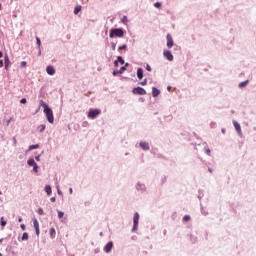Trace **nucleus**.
<instances>
[{"label": "nucleus", "instance_id": "1", "mask_svg": "<svg viewBox=\"0 0 256 256\" xmlns=\"http://www.w3.org/2000/svg\"><path fill=\"white\" fill-rule=\"evenodd\" d=\"M125 29L123 28H112L109 33L110 39H115V37H125Z\"/></svg>", "mask_w": 256, "mask_h": 256}, {"label": "nucleus", "instance_id": "2", "mask_svg": "<svg viewBox=\"0 0 256 256\" xmlns=\"http://www.w3.org/2000/svg\"><path fill=\"white\" fill-rule=\"evenodd\" d=\"M44 113L46 115L48 123H55V116L53 115V109H51V107L48 106V108H45Z\"/></svg>", "mask_w": 256, "mask_h": 256}, {"label": "nucleus", "instance_id": "3", "mask_svg": "<svg viewBox=\"0 0 256 256\" xmlns=\"http://www.w3.org/2000/svg\"><path fill=\"white\" fill-rule=\"evenodd\" d=\"M101 114V109H90L88 112V118L89 119H97L99 115Z\"/></svg>", "mask_w": 256, "mask_h": 256}, {"label": "nucleus", "instance_id": "4", "mask_svg": "<svg viewBox=\"0 0 256 256\" xmlns=\"http://www.w3.org/2000/svg\"><path fill=\"white\" fill-rule=\"evenodd\" d=\"M132 93L134 95H147V90H145V88L138 86L133 88Z\"/></svg>", "mask_w": 256, "mask_h": 256}, {"label": "nucleus", "instance_id": "5", "mask_svg": "<svg viewBox=\"0 0 256 256\" xmlns=\"http://www.w3.org/2000/svg\"><path fill=\"white\" fill-rule=\"evenodd\" d=\"M136 190L139 193H145V191H147V186L144 183L137 182L136 183Z\"/></svg>", "mask_w": 256, "mask_h": 256}, {"label": "nucleus", "instance_id": "6", "mask_svg": "<svg viewBox=\"0 0 256 256\" xmlns=\"http://www.w3.org/2000/svg\"><path fill=\"white\" fill-rule=\"evenodd\" d=\"M233 125H234L235 130L237 131L239 137H243V131L241 130V124H239V122L234 120Z\"/></svg>", "mask_w": 256, "mask_h": 256}, {"label": "nucleus", "instance_id": "7", "mask_svg": "<svg viewBox=\"0 0 256 256\" xmlns=\"http://www.w3.org/2000/svg\"><path fill=\"white\" fill-rule=\"evenodd\" d=\"M166 39H167V44L166 45H167L168 49H172V47L175 44L173 42V37L171 36V34H167Z\"/></svg>", "mask_w": 256, "mask_h": 256}, {"label": "nucleus", "instance_id": "8", "mask_svg": "<svg viewBox=\"0 0 256 256\" xmlns=\"http://www.w3.org/2000/svg\"><path fill=\"white\" fill-rule=\"evenodd\" d=\"M33 225H34L35 233L37 237H39L40 230H39V221L37 220V218H33Z\"/></svg>", "mask_w": 256, "mask_h": 256}, {"label": "nucleus", "instance_id": "9", "mask_svg": "<svg viewBox=\"0 0 256 256\" xmlns=\"http://www.w3.org/2000/svg\"><path fill=\"white\" fill-rule=\"evenodd\" d=\"M163 55L164 57L168 60V61H173V53H171L170 50H164L163 51Z\"/></svg>", "mask_w": 256, "mask_h": 256}, {"label": "nucleus", "instance_id": "10", "mask_svg": "<svg viewBox=\"0 0 256 256\" xmlns=\"http://www.w3.org/2000/svg\"><path fill=\"white\" fill-rule=\"evenodd\" d=\"M9 65H11V60H9V55L5 54L4 56V68L6 71L9 70Z\"/></svg>", "mask_w": 256, "mask_h": 256}, {"label": "nucleus", "instance_id": "11", "mask_svg": "<svg viewBox=\"0 0 256 256\" xmlns=\"http://www.w3.org/2000/svg\"><path fill=\"white\" fill-rule=\"evenodd\" d=\"M113 250V241H109L105 246H104V251L106 253H111Z\"/></svg>", "mask_w": 256, "mask_h": 256}, {"label": "nucleus", "instance_id": "12", "mask_svg": "<svg viewBox=\"0 0 256 256\" xmlns=\"http://www.w3.org/2000/svg\"><path fill=\"white\" fill-rule=\"evenodd\" d=\"M139 145L143 151H149L151 149L148 142L140 141Z\"/></svg>", "mask_w": 256, "mask_h": 256}, {"label": "nucleus", "instance_id": "13", "mask_svg": "<svg viewBox=\"0 0 256 256\" xmlns=\"http://www.w3.org/2000/svg\"><path fill=\"white\" fill-rule=\"evenodd\" d=\"M46 73H48L49 75L53 76L55 75V67L49 65L46 67Z\"/></svg>", "mask_w": 256, "mask_h": 256}, {"label": "nucleus", "instance_id": "14", "mask_svg": "<svg viewBox=\"0 0 256 256\" xmlns=\"http://www.w3.org/2000/svg\"><path fill=\"white\" fill-rule=\"evenodd\" d=\"M161 95V90L157 87L152 88V97H159Z\"/></svg>", "mask_w": 256, "mask_h": 256}, {"label": "nucleus", "instance_id": "15", "mask_svg": "<svg viewBox=\"0 0 256 256\" xmlns=\"http://www.w3.org/2000/svg\"><path fill=\"white\" fill-rule=\"evenodd\" d=\"M187 237L191 243H197V236H194L193 234H188Z\"/></svg>", "mask_w": 256, "mask_h": 256}, {"label": "nucleus", "instance_id": "16", "mask_svg": "<svg viewBox=\"0 0 256 256\" xmlns=\"http://www.w3.org/2000/svg\"><path fill=\"white\" fill-rule=\"evenodd\" d=\"M136 75H137V78L141 81V79H143V68L141 67L138 68Z\"/></svg>", "mask_w": 256, "mask_h": 256}, {"label": "nucleus", "instance_id": "17", "mask_svg": "<svg viewBox=\"0 0 256 256\" xmlns=\"http://www.w3.org/2000/svg\"><path fill=\"white\" fill-rule=\"evenodd\" d=\"M27 165H28V167H34L37 165V162H35V159L30 158L27 160Z\"/></svg>", "mask_w": 256, "mask_h": 256}, {"label": "nucleus", "instance_id": "18", "mask_svg": "<svg viewBox=\"0 0 256 256\" xmlns=\"http://www.w3.org/2000/svg\"><path fill=\"white\" fill-rule=\"evenodd\" d=\"M200 211H201V214L204 215V217H207V215H209V212L205 210V207H203L202 203H200Z\"/></svg>", "mask_w": 256, "mask_h": 256}, {"label": "nucleus", "instance_id": "19", "mask_svg": "<svg viewBox=\"0 0 256 256\" xmlns=\"http://www.w3.org/2000/svg\"><path fill=\"white\" fill-rule=\"evenodd\" d=\"M44 191L47 195H51V193H53V189L51 188V185H46L44 188Z\"/></svg>", "mask_w": 256, "mask_h": 256}, {"label": "nucleus", "instance_id": "20", "mask_svg": "<svg viewBox=\"0 0 256 256\" xmlns=\"http://www.w3.org/2000/svg\"><path fill=\"white\" fill-rule=\"evenodd\" d=\"M138 229H139V223L133 222V227L131 229V232L132 233H137Z\"/></svg>", "mask_w": 256, "mask_h": 256}, {"label": "nucleus", "instance_id": "21", "mask_svg": "<svg viewBox=\"0 0 256 256\" xmlns=\"http://www.w3.org/2000/svg\"><path fill=\"white\" fill-rule=\"evenodd\" d=\"M249 83V80H245L238 84L239 89H245V86Z\"/></svg>", "mask_w": 256, "mask_h": 256}, {"label": "nucleus", "instance_id": "22", "mask_svg": "<svg viewBox=\"0 0 256 256\" xmlns=\"http://www.w3.org/2000/svg\"><path fill=\"white\" fill-rule=\"evenodd\" d=\"M11 121H14L13 117H10L8 120H3V125H5V127H9V125H11Z\"/></svg>", "mask_w": 256, "mask_h": 256}, {"label": "nucleus", "instance_id": "23", "mask_svg": "<svg viewBox=\"0 0 256 256\" xmlns=\"http://www.w3.org/2000/svg\"><path fill=\"white\" fill-rule=\"evenodd\" d=\"M133 223H139V212L134 213Z\"/></svg>", "mask_w": 256, "mask_h": 256}, {"label": "nucleus", "instance_id": "24", "mask_svg": "<svg viewBox=\"0 0 256 256\" xmlns=\"http://www.w3.org/2000/svg\"><path fill=\"white\" fill-rule=\"evenodd\" d=\"M116 61L120 63V65H125V59H123V56H117Z\"/></svg>", "mask_w": 256, "mask_h": 256}, {"label": "nucleus", "instance_id": "25", "mask_svg": "<svg viewBox=\"0 0 256 256\" xmlns=\"http://www.w3.org/2000/svg\"><path fill=\"white\" fill-rule=\"evenodd\" d=\"M80 12H81V5H77L74 8V15H79Z\"/></svg>", "mask_w": 256, "mask_h": 256}, {"label": "nucleus", "instance_id": "26", "mask_svg": "<svg viewBox=\"0 0 256 256\" xmlns=\"http://www.w3.org/2000/svg\"><path fill=\"white\" fill-rule=\"evenodd\" d=\"M29 239V233L24 232L21 237V241H27Z\"/></svg>", "mask_w": 256, "mask_h": 256}, {"label": "nucleus", "instance_id": "27", "mask_svg": "<svg viewBox=\"0 0 256 256\" xmlns=\"http://www.w3.org/2000/svg\"><path fill=\"white\" fill-rule=\"evenodd\" d=\"M49 233H50L51 239H55V234H56L55 228H50Z\"/></svg>", "mask_w": 256, "mask_h": 256}, {"label": "nucleus", "instance_id": "28", "mask_svg": "<svg viewBox=\"0 0 256 256\" xmlns=\"http://www.w3.org/2000/svg\"><path fill=\"white\" fill-rule=\"evenodd\" d=\"M39 103V107H43V109H47L49 107V105L45 103L43 100H40Z\"/></svg>", "mask_w": 256, "mask_h": 256}, {"label": "nucleus", "instance_id": "29", "mask_svg": "<svg viewBox=\"0 0 256 256\" xmlns=\"http://www.w3.org/2000/svg\"><path fill=\"white\" fill-rule=\"evenodd\" d=\"M34 149H39V144L30 145L28 151H33Z\"/></svg>", "mask_w": 256, "mask_h": 256}, {"label": "nucleus", "instance_id": "30", "mask_svg": "<svg viewBox=\"0 0 256 256\" xmlns=\"http://www.w3.org/2000/svg\"><path fill=\"white\" fill-rule=\"evenodd\" d=\"M46 127H47V126H46L45 124H41L40 126H38L39 132H40V133H43V131H45Z\"/></svg>", "mask_w": 256, "mask_h": 256}, {"label": "nucleus", "instance_id": "31", "mask_svg": "<svg viewBox=\"0 0 256 256\" xmlns=\"http://www.w3.org/2000/svg\"><path fill=\"white\" fill-rule=\"evenodd\" d=\"M204 150H205V153H206L208 156H211V149L209 148L208 145H206V146L204 147Z\"/></svg>", "mask_w": 256, "mask_h": 256}, {"label": "nucleus", "instance_id": "32", "mask_svg": "<svg viewBox=\"0 0 256 256\" xmlns=\"http://www.w3.org/2000/svg\"><path fill=\"white\" fill-rule=\"evenodd\" d=\"M58 213V218L59 219H63V217L65 216V212L61 211V210H57Z\"/></svg>", "mask_w": 256, "mask_h": 256}, {"label": "nucleus", "instance_id": "33", "mask_svg": "<svg viewBox=\"0 0 256 256\" xmlns=\"http://www.w3.org/2000/svg\"><path fill=\"white\" fill-rule=\"evenodd\" d=\"M121 22H122L124 25H127V23H129V19L127 18V16H123L122 19H121Z\"/></svg>", "mask_w": 256, "mask_h": 256}, {"label": "nucleus", "instance_id": "34", "mask_svg": "<svg viewBox=\"0 0 256 256\" xmlns=\"http://www.w3.org/2000/svg\"><path fill=\"white\" fill-rule=\"evenodd\" d=\"M0 225H1V227H5L7 225V221H5L4 217H1Z\"/></svg>", "mask_w": 256, "mask_h": 256}, {"label": "nucleus", "instance_id": "35", "mask_svg": "<svg viewBox=\"0 0 256 256\" xmlns=\"http://www.w3.org/2000/svg\"><path fill=\"white\" fill-rule=\"evenodd\" d=\"M118 71H119L120 75H123L127 71V68H126V66H122Z\"/></svg>", "mask_w": 256, "mask_h": 256}, {"label": "nucleus", "instance_id": "36", "mask_svg": "<svg viewBox=\"0 0 256 256\" xmlns=\"http://www.w3.org/2000/svg\"><path fill=\"white\" fill-rule=\"evenodd\" d=\"M204 194H203V190H198V199L199 201H201V199H203Z\"/></svg>", "mask_w": 256, "mask_h": 256}, {"label": "nucleus", "instance_id": "37", "mask_svg": "<svg viewBox=\"0 0 256 256\" xmlns=\"http://www.w3.org/2000/svg\"><path fill=\"white\" fill-rule=\"evenodd\" d=\"M36 45H37L38 49H41V38L36 37Z\"/></svg>", "mask_w": 256, "mask_h": 256}, {"label": "nucleus", "instance_id": "38", "mask_svg": "<svg viewBox=\"0 0 256 256\" xmlns=\"http://www.w3.org/2000/svg\"><path fill=\"white\" fill-rule=\"evenodd\" d=\"M183 221H184V223H188V221H191V216L190 215H185L183 217Z\"/></svg>", "mask_w": 256, "mask_h": 256}, {"label": "nucleus", "instance_id": "39", "mask_svg": "<svg viewBox=\"0 0 256 256\" xmlns=\"http://www.w3.org/2000/svg\"><path fill=\"white\" fill-rule=\"evenodd\" d=\"M118 51H127V46L126 44L122 45V46H119L118 47Z\"/></svg>", "mask_w": 256, "mask_h": 256}, {"label": "nucleus", "instance_id": "40", "mask_svg": "<svg viewBox=\"0 0 256 256\" xmlns=\"http://www.w3.org/2000/svg\"><path fill=\"white\" fill-rule=\"evenodd\" d=\"M33 167V172L34 173H39V165H35V166H32Z\"/></svg>", "mask_w": 256, "mask_h": 256}, {"label": "nucleus", "instance_id": "41", "mask_svg": "<svg viewBox=\"0 0 256 256\" xmlns=\"http://www.w3.org/2000/svg\"><path fill=\"white\" fill-rule=\"evenodd\" d=\"M20 67H21V69H25V67H27V61H22L20 63Z\"/></svg>", "mask_w": 256, "mask_h": 256}, {"label": "nucleus", "instance_id": "42", "mask_svg": "<svg viewBox=\"0 0 256 256\" xmlns=\"http://www.w3.org/2000/svg\"><path fill=\"white\" fill-rule=\"evenodd\" d=\"M157 159H166L165 155L158 153L156 154Z\"/></svg>", "mask_w": 256, "mask_h": 256}, {"label": "nucleus", "instance_id": "43", "mask_svg": "<svg viewBox=\"0 0 256 256\" xmlns=\"http://www.w3.org/2000/svg\"><path fill=\"white\" fill-rule=\"evenodd\" d=\"M111 48H112V51H115V49H117V43L111 42Z\"/></svg>", "mask_w": 256, "mask_h": 256}, {"label": "nucleus", "instance_id": "44", "mask_svg": "<svg viewBox=\"0 0 256 256\" xmlns=\"http://www.w3.org/2000/svg\"><path fill=\"white\" fill-rule=\"evenodd\" d=\"M112 75L114 77H117V75H121V74H120L119 70H113Z\"/></svg>", "mask_w": 256, "mask_h": 256}, {"label": "nucleus", "instance_id": "45", "mask_svg": "<svg viewBox=\"0 0 256 256\" xmlns=\"http://www.w3.org/2000/svg\"><path fill=\"white\" fill-rule=\"evenodd\" d=\"M210 127H211V129H216L217 128V123L216 122H211Z\"/></svg>", "mask_w": 256, "mask_h": 256}, {"label": "nucleus", "instance_id": "46", "mask_svg": "<svg viewBox=\"0 0 256 256\" xmlns=\"http://www.w3.org/2000/svg\"><path fill=\"white\" fill-rule=\"evenodd\" d=\"M37 213H38V215H44L45 214V212L43 211V208H39L37 210Z\"/></svg>", "mask_w": 256, "mask_h": 256}, {"label": "nucleus", "instance_id": "47", "mask_svg": "<svg viewBox=\"0 0 256 256\" xmlns=\"http://www.w3.org/2000/svg\"><path fill=\"white\" fill-rule=\"evenodd\" d=\"M154 7H156V9H161V2H156Z\"/></svg>", "mask_w": 256, "mask_h": 256}, {"label": "nucleus", "instance_id": "48", "mask_svg": "<svg viewBox=\"0 0 256 256\" xmlns=\"http://www.w3.org/2000/svg\"><path fill=\"white\" fill-rule=\"evenodd\" d=\"M162 185H165L167 183V176H164L161 180Z\"/></svg>", "mask_w": 256, "mask_h": 256}, {"label": "nucleus", "instance_id": "49", "mask_svg": "<svg viewBox=\"0 0 256 256\" xmlns=\"http://www.w3.org/2000/svg\"><path fill=\"white\" fill-rule=\"evenodd\" d=\"M20 103H21L22 105L27 104V98H22V99L20 100Z\"/></svg>", "mask_w": 256, "mask_h": 256}, {"label": "nucleus", "instance_id": "50", "mask_svg": "<svg viewBox=\"0 0 256 256\" xmlns=\"http://www.w3.org/2000/svg\"><path fill=\"white\" fill-rule=\"evenodd\" d=\"M175 51H181V47L179 45H174Z\"/></svg>", "mask_w": 256, "mask_h": 256}, {"label": "nucleus", "instance_id": "51", "mask_svg": "<svg viewBox=\"0 0 256 256\" xmlns=\"http://www.w3.org/2000/svg\"><path fill=\"white\" fill-rule=\"evenodd\" d=\"M146 71H152L151 65L146 64Z\"/></svg>", "mask_w": 256, "mask_h": 256}, {"label": "nucleus", "instance_id": "52", "mask_svg": "<svg viewBox=\"0 0 256 256\" xmlns=\"http://www.w3.org/2000/svg\"><path fill=\"white\" fill-rule=\"evenodd\" d=\"M35 160L36 161H41V154H38L37 156H35Z\"/></svg>", "mask_w": 256, "mask_h": 256}, {"label": "nucleus", "instance_id": "53", "mask_svg": "<svg viewBox=\"0 0 256 256\" xmlns=\"http://www.w3.org/2000/svg\"><path fill=\"white\" fill-rule=\"evenodd\" d=\"M140 85H143V86L147 85V78H145V79L140 83Z\"/></svg>", "mask_w": 256, "mask_h": 256}, {"label": "nucleus", "instance_id": "54", "mask_svg": "<svg viewBox=\"0 0 256 256\" xmlns=\"http://www.w3.org/2000/svg\"><path fill=\"white\" fill-rule=\"evenodd\" d=\"M57 193H58V195H63V192L61 191V189L59 188V186H57Z\"/></svg>", "mask_w": 256, "mask_h": 256}, {"label": "nucleus", "instance_id": "55", "mask_svg": "<svg viewBox=\"0 0 256 256\" xmlns=\"http://www.w3.org/2000/svg\"><path fill=\"white\" fill-rule=\"evenodd\" d=\"M12 141H13L14 146H16V145H17V138H16V137H13V138H12Z\"/></svg>", "mask_w": 256, "mask_h": 256}, {"label": "nucleus", "instance_id": "56", "mask_svg": "<svg viewBox=\"0 0 256 256\" xmlns=\"http://www.w3.org/2000/svg\"><path fill=\"white\" fill-rule=\"evenodd\" d=\"M176 217H177V212H174V213L172 214V219H173V221H175Z\"/></svg>", "mask_w": 256, "mask_h": 256}, {"label": "nucleus", "instance_id": "57", "mask_svg": "<svg viewBox=\"0 0 256 256\" xmlns=\"http://www.w3.org/2000/svg\"><path fill=\"white\" fill-rule=\"evenodd\" d=\"M20 228L22 229V231H25V229H26L25 224H21V225H20Z\"/></svg>", "mask_w": 256, "mask_h": 256}, {"label": "nucleus", "instance_id": "58", "mask_svg": "<svg viewBox=\"0 0 256 256\" xmlns=\"http://www.w3.org/2000/svg\"><path fill=\"white\" fill-rule=\"evenodd\" d=\"M50 201H51L52 203H55V201H57V198L51 197V198H50Z\"/></svg>", "mask_w": 256, "mask_h": 256}, {"label": "nucleus", "instance_id": "59", "mask_svg": "<svg viewBox=\"0 0 256 256\" xmlns=\"http://www.w3.org/2000/svg\"><path fill=\"white\" fill-rule=\"evenodd\" d=\"M114 67H119V62L117 60L114 61Z\"/></svg>", "mask_w": 256, "mask_h": 256}, {"label": "nucleus", "instance_id": "60", "mask_svg": "<svg viewBox=\"0 0 256 256\" xmlns=\"http://www.w3.org/2000/svg\"><path fill=\"white\" fill-rule=\"evenodd\" d=\"M139 102L140 103H145V98H143V97L139 98Z\"/></svg>", "mask_w": 256, "mask_h": 256}, {"label": "nucleus", "instance_id": "61", "mask_svg": "<svg viewBox=\"0 0 256 256\" xmlns=\"http://www.w3.org/2000/svg\"><path fill=\"white\" fill-rule=\"evenodd\" d=\"M4 62L3 60H0V69L3 68Z\"/></svg>", "mask_w": 256, "mask_h": 256}, {"label": "nucleus", "instance_id": "62", "mask_svg": "<svg viewBox=\"0 0 256 256\" xmlns=\"http://www.w3.org/2000/svg\"><path fill=\"white\" fill-rule=\"evenodd\" d=\"M70 195H73V188H69Z\"/></svg>", "mask_w": 256, "mask_h": 256}, {"label": "nucleus", "instance_id": "63", "mask_svg": "<svg viewBox=\"0 0 256 256\" xmlns=\"http://www.w3.org/2000/svg\"><path fill=\"white\" fill-rule=\"evenodd\" d=\"M221 131H222V133L225 135V133H226L225 128H222Z\"/></svg>", "mask_w": 256, "mask_h": 256}, {"label": "nucleus", "instance_id": "64", "mask_svg": "<svg viewBox=\"0 0 256 256\" xmlns=\"http://www.w3.org/2000/svg\"><path fill=\"white\" fill-rule=\"evenodd\" d=\"M38 55H41V48H38Z\"/></svg>", "mask_w": 256, "mask_h": 256}]
</instances>
